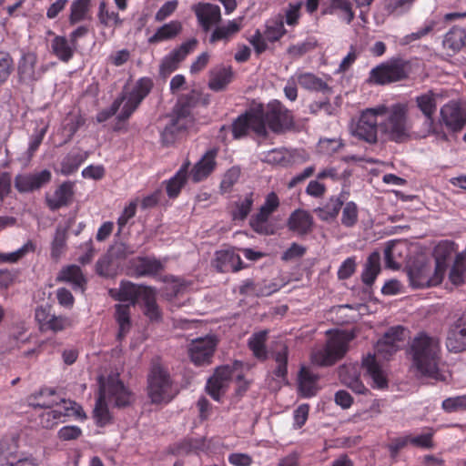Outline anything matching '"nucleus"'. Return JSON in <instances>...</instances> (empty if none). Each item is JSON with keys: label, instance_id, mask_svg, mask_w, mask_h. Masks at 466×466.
Instances as JSON below:
<instances>
[{"label": "nucleus", "instance_id": "nucleus-61", "mask_svg": "<svg viewBox=\"0 0 466 466\" xmlns=\"http://www.w3.org/2000/svg\"><path fill=\"white\" fill-rule=\"evenodd\" d=\"M240 170L238 167H231L223 176L220 183V188L223 192H228L231 189L233 185L238 180Z\"/></svg>", "mask_w": 466, "mask_h": 466}, {"label": "nucleus", "instance_id": "nucleus-12", "mask_svg": "<svg viewBox=\"0 0 466 466\" xmlns=\"http://www.w3.org/2000/svg\"><path fill=\"white\" fill-rule=\"evenodd\" d=\"M147 395L152 403L168 402L174 397L172 380L165 367L154 363L147 376Z\"/></svg>", "mask_w": 466, "mask_h": 466}, {"label": "nucleus", "instance_id": "nucleus-58", "mask_svg": "<svg viewBox=\"0 0 466 466\" xmlns=\"http://www.w3.org/2000/svg\"><path fill=\"white\" fill-rule=\"evenodd\" d=\"M275 361L277 362V368L275 370V375L278 378L285 379L287 375V363H288V348L284 345L275 354Z\"/></svg>", "mask_w": 466, "mask_h": 466}, {"label": "nucleus", "instance_id": "nucleus-50", "mask_svg": "<svg viewBox=\"0 0 466 466\" xmlns=\"http://www.w3.org/2000/svg\"><path fill=\"white\" fill-rule=\"evenodd\" d=\"M465 37L466 34L463 29L454 27L446 34L443 46L451 51H458L464 46Z\"/></svg>", "mask_w": 466, "mask_h": 466}, {"label": "nucleus", "instance_id": "nucleus-36", "mask_svg": "<svg viewBox=\"0 0 466 466\" xmlns=\"http://www.w3.org/2000/svg\"><path fill=\"white\" fill-rule=\"evenodd\" d=\"M324 14L336 15L340 21L350 24L355 17L351 0H330Z\"/></svg>", "mask_w": 466, "mask_h": 466}, {"label": "nucleus", "instance_id": "nucleus-48", "mask_svg": "<svg viewBox=\"0 0 466 466\" xmlns=\"http://www.w3.org/2000/svg\"><path fill=\"white\" fill-rule=\"evenodd\" d=\"M254 203L253 192L247 193L245 196L240 198L236 203L235 208L232 210V218L237 221H243L249 214L251 208Z\"/></svg>", "mask_w": 466, "mask_h": 466}, {"label": "nucleus", "instance_id": "nucleus-29", "mask_svg": "<svg viewBox=\"0 0 466 466\" xmlns=\"http://www.w3.org/2000/svg\"><path fill=\"white\" fill-rule=\"evenodd\" d=\"M214 267L220 272H236L243 268L240 256L237 254L234 249L217 251Z\"/></svg>", "mask_w": 466, "mask_h": 466}, {"label": "nucleus", "instance_id": "nucleus-14", "mask_svg": "<svg viewBox=\"0 0 466 466\" xmlns=\"http://www.w3.org/2000/svg\"><path fill=\"white\" fill-rule=\"evenodd\" d=\"M255 109L261 112L263 125L266 127L268 126L275 133L282 132L293 126L291 111L278 100L269 102L266 106L258 105Z\"/></svg>", "mask_w": 466, "mask_h": 466}, {"label": "nucleus", "instance_id": "nucleus-44", "mask_svg": "<svg viewBox=\"0 0 466 466\" xmlns=\"http://www.w3.org/2000/svg\"><path fill=\"white\" fill-rule=\"evenodd\" d=\"M342 205L340 198L331 197L322 208H316L315 212L320 220L330 221L337 218Z\"/></svg>", "mask_w": 466, "mask_h": 466}, {"label": "nucleus", "instance_id": "nucleus-4", "mask_svg": "<svg viewBox=\"0 0 466 466\" xmlns=\"http://www.w3.org/2000/svg\"><path fill=\"white\" fill-rule=\"evenodd\" d=\"M451 246L449 243H440L434 249L435 268L430 265L420 264L413 265L408 269V278L410 285L414 289H424L431 286L439 285L446 272V258L451 255Z\"/></svg>", "mask_w": 466, "mask_h": 466}, {"label": "nucleus", "instance_id": "nucleus-45", "mask_svg": "<svg viewBox=\"0 0 466 466\" xmlns=\"http://www.w3.org/2000/svg\"><path fill=\"white\" fill-rule=\"evenodd\" d=\"M189 163H185L179 170L167 181V193L169 198H176L178 196L182 187L184 186L188 171Z\"/></svg>", "mask_w": 466, "mask_h": 466}, {"label": "nucleus", "instance_id": "nucleus-55", "mask_svg": "<svg viewBox=\"0 0 466 466\" xmlns=\"http://www.w3.org/2000/svg\"><path fill=\"white\" fill-rule=\"evenodd\" d=\"M441 407L448 413L465 411L466 395L447 398L442 401Z\"/></svg>", "mask_w": 466, "mask_h": 466}, {"label": "nucleus", "instance_id": "nucleus-25", "mask_svg": "<svg viewBox=\"0 0 466 466\" xmlns=\"http://www.w3.org/2000/svg\"><path fill=\"white\" fill-rule=\"evenodd\" d=\"M198 21L205 32L217 25L221 20L218 5L210 3H198L192 6Z\"/></svg>", "mask_w": 466, "mask_h": 466}, {"label": "nucleus", "instance_id": "nucleus-15", "mask_svg": "<svg viewBox=\"0 0 466 466\" xmlns=\"http://www.w3.org/2000/svg\"><path fill=\"white\" fill-rule=\"evenodd\" d=\"M438 96L439 95L437 93L429 90L414 97L417 108L424 116L421 128L418 132H415L416 137L424 138L431 135L438 134L433 119L437 111Z\"/></svg>", "mask_w": 466, "mask_h": 466}, {"label": "nucleus", "instance_id": "nucleus-2", "mask_svg": "<svg viewBox=\"0 0 466 466\" xmlns=\"http://www.w3.org/2000/svg\"><path fill=\"white\" fill-rule=\"evenodd\" d=\"M404 329L401 326H395L390 329L377 342L375 354H369L362 360V367L372 380V387L384 389L388 385L384 370L379 365L376 355L382 359H388L400 350V343L404 339Z\"/></svg>", "mask_w": 466, "mask_h": 466}, {"label": "nucleus", "instance_id": "nucleus-27", "mask_svg": "<svg viewBox=\"0 0 466 466\" xmlns=\"http://www.w3.org/2000/svg\"><path fill=\"white\" fill-rule=\"evenodd\" d=\"M150 287L136 285L129 281H122L119 288L111 289L110 296L116 300L128 302L127 305L134 306L138 299H142L144 291Z\"/></svg>", "mask_w": 466, "mask_h": 466}, {"label": "nucleus", "instance_id": "nucleus-57", "mask_svg": "<svg viewBox=\"0 0 466 466\" xmlns=\"http://www.w3.org/2000/svg\"><path fill=\"white\" fill-rule=\"evenodd\" d=\"M436 24L437 23L435 20H432V19L426 20L424 22V24L421 25V27H420L417 31H415L410 35H407L403 38V43L410 44L413 41L419 40V39L426 36L434 29Z\"/></svg>", "mask_w": 466, "mask_h": 466}, {"label": "nucleus", "instance_id": "nucleus-32", "mask_svg": "<svg viewBox=\"0 0 466 466\" xmlns=\"http://www.w3.org/2000/svg\"><path fill=\"white\" fill-rule=\"evenodd\" d=\"M319 375L307 367H301L299 373V390L304 398H310L317 394L319 386Z\"/></svg>", "mask_w": 466, "mask_h": 466}, {"label": "nucleus", "instance_id": "nucleus-31", "mask_svg": "<svg viewBox=\"0 0 466 466\" xmlns=\"http://www.w3.org/2000/svg\"><path fill=\"white\" fill-rule=\"evenodd\" d=\"M312 216L303 209H297L292 212L288 220L289 229L299 236L309 233L312 229Z\"/></svg>", "mask_w": 466, "mask_h": 466}, {"label": "nucleus", "instance_id": "nucleus-24", "mask_svg": "<svg viewBox=\"0 0 466 466\" xmlns=\"http://www.w3.org/2000/svg\"><path fill=\"white\" fill-rule=\"evenodd\" d=\"M47 35L52 36L49 41L51 54L63 63L69 62L75 56L77 47L66 35H56L49 30Z\"/></svg>", "mask_w": 466, "mask_h": 466}, {"label": "nucleus", "instance_id": "nucleus-49", "mask_svg": "<svg viewBox=\"0 0 466 466\" xmlns=\"http://www.w3.org/2000/svg\"><path fill=\"white\" fill-rule=\"evenodd\" d=\"M268 330H260L254 333L248 339V347L252 350L254 356L258 359L264 360L267 357L265 343L267 340Z\"/></svg>", "mask_w": 466, "mask_h": 466}, {"label": "nucleus", "instance_id": "nucleus-19", "mask_svg": "<svg viewBox=\"0 0 466 466\" xmlns=\"http://www.w3.org/2000/svg\"><path fill=\"white\" fill-rule=\"evenodd\" d=\"M440 123L451 132H459L466 125V110L458 102L450 101L441 107Z\"/></svg>", "mask_w": 466, "mask_h": 466}, {"label": "nucleus", "instance_id": "nucleus-37", "mask_svg": "<svg viewBox=\"0 0 466 466\" xmlns=\"http://www.w3.org/2000/svg\"><path fill=\"white\" fill-rule=\"evenodd\" d=\"M157 289L150 287L144 291V296L141 299L144 314L150 321H160L162 319V311L157 303Z\"/></svg>", "mask_w": 466, "mask_h": 466}, {"label": "nucleus", "instance_id": "nucleus-26", "mask_svg": "<svg viewBox=\"0 0 466 466\" xmlns=\"http://www.w3.org/2000/svg\"><path fill=\"white\" fill-rule=\"evenodd\" d=\"M197 46V40L191 39L183 43L178 48L174 49L167 55L161 63L160 71L164 75H167L175 71L179 63L183 61L186 56L192 52Z\"/></svg>", "mask_w": 466, "mask_h": 466}, {"label": "nucleus", "instance_id": "nucleus-10", "mask_svg": "<svg viewBox=\"0 0 466 466\" xmlns=\"http://www.w3.org/2000/svg\"><path fill=\"white\" fill-rule=\"evenodd\" d=\"M353 339L354 335L348 331L336 330L329 333L326 344L312 351V363L320 367L335 364L345 356L349 350V344Z\"/></svg>", "mask_w": 466, "mask_h": 466}, {"label": "nucleus", "instance_id": "nucleus-3", "mask_svg": "<svg viewBox=\"0 0 466 466\" xmlns=\"http://www.w3.org/2000/svg\"><path fill=\"white\" fill-rule=\"evenodd\" d=\"M404 329L401 326H395L390 329L377 342L375 354H369L362 360V367L372 380V387L384 389L388 385L384 370L379 365L376 355L382 359H388L400 350V343L404 339Z\"/></svg>", "mask_w": 466, "mask_h": 466}, {"label": "nucleus", "instance_id": "nucleus-30", "mask_svg": "<svg viewBox=\"0 0 466 466\" xmlns=\"http://www.w3.org/2000/svg\"><path fill=\"white\" fill-rule=\"evenodd\" d=\"M339 378L342 384L351 389L358 394H363L367 390L359 377V369L355 364L342 365L339 368Z\"/></svg>", "mask_w": 466, "mask_h": 466}, {"label": "nucleus", "instance_id": "nucleus-42", "mask_svg": "<svg viewBox=\"0 0 466 466\" xmlns=\"http://www.w3.org/2000/svg\"><path fill=\"white\" fill-rule=\"evenodd\" d=\"M380 271V256L378 252H372L365 264L361 279L364 284L370 286L375 281Z\"/></svg>", "mask_w": 466, "mask_h": 466}, {"label": "nucleus", "instance_id": "nucleus-53", "mask_svg": "<svg viewBox=\"0 0 466 466\" xmlns=\"http://www.w3.org/2000/svg\"><path fill=\"white\" fill-rule=\"evenodd\" d=\"M465 273L466 261L462 258V256L458 254L454 264L451 268L449 279L453 285L460 286L464 282Z\"/></svg>", "mask_w": 466, "mask_h": 466}, {"label": "nucleus", "instance_id": "nucleus-59", "mask_svg": "<svg viewBox=\"0 0 466 466\" xmlns=\"http://www.w3.org/2000/svg\"><path fill=\"white\" fill-rule=\"evenodd\" d=\"M14 68V62L8 53L0 52V86L7 81Z\"/></svg>", "mask_w": 466, "mask_h": 466}, {"label": "nucleus", "instance_id": "nucleus-34", "mask_svg": "<svg viewBox=\"0 0 466 466\" xmlns=\"http://www.w3.org/2000/svg\"><path fill=\"white\" fill-rule=\"evenodd\" d=\"M57 281L66 282L72 285L75 290H85L86 279L82 273L81 268L76 265H68L64 267L56 277Z\"/></svg>", "mask_w": 466, "mask_h": 466}, {"label": "nucleus", "instance_id": "nucleus-1", "mask_svg": "<svg viewBox=\"0 0 466 466\" xmlns=\"http://www.w3.org/2000/svg\"><path fill=\"white\" fill-rule=\"evenodd\" d=\"M407 352L411 360L412 367L420 375L437 380H445L439 370L441 347L437 336L424 331L419 332L410 339Z\"/></svg>", "mask_w": 466, "mask_h": 466}, {"label": "nucleus", "instance_id": "nucleus-52", "mask_svg": "<svg viewBox=\"0 0 466 466\" xmlns=\"http://www.w3.org/2000/svg\"><path fill=\"white\" fill-rule=\"evenodd\" d=\"M35 245L33 241H26L20 248L10 253L0 252V263H15L28 253L34 252Z\"/></svg>", "mask_w": 466, "mask_h": 466}, {"label": "nucleus", "instance_id": "nucleus-60", "mask_svg": "<svg viewBox=\"0 0 466 466\" xmlns=\"http://www.w3.org/2000/svg\"><path fill=\"white\" fill-rule=\"evenodd\" d=\"M66 248V231L57 228L51 247L52 258L57 259L60 258Z\"/></svg>", "mask_w": 466, "mask_h": 466}, {"label": "nucleus", "instance_id": "nucleus-9", "mask_svg": "<svg viewBox=\"0 0 466 466\" xmlns=\"http://www.w3.org/2000/svg\"><path fill=\"white\" fill-rule=\"evenodd\" d=\"M380 132L388 139L396 143L408 141L415 133L411 132V125L409 122V108L404 103H397L386 106L380 122Z\"/></svg>", "mask_w": 466, "mask_h": 466}, {"label": "nucleus", "instance_id": "nucleus-6", "mask_svg": "<svg viewBox=\"0 0 466 466\" xmlns=\"http://www.w3.org/2000/svg\"><path fill=\"white\" fill-rule=\"evenodd\" d=\"M153 82L148 77H142L137 80L130 92H123L122 96L116 98L108 109L102 110L96 115V121L99 123L106 121L119 109V120L127 119L137 108L142 100L149 94Z\"/></svg>", "mask_w": 466, "mask_h": 466}, {"label": "nucleus", "instance_id": "nucleus-28", "mask_svg": "<svg viewBox=\"0 0 466 466\" xmlns=\"http://www.w3.org/2000/svg\"><path fill=\"white\" fill-rule=\"evenodd\" d=\"M218 150L209 149L203 157L195 164L190 171L191 179L198 183L206 179L216 168V157Z\"/></svg>", "mask_w": 466, "mask_h": 466}, {"label": "nucleus", "instance_id": "nucleus-62", "mask_svg": "<svg viewBox=\"0 0 466 466\" xmlns=\"http://www.w3.org/2000/svg\"><path fill=\"white\" fill-rule=\"evenodd\" d=\"M319 147L321 152L332 155L343 147V143L339 138H323L319 140Z\"/></svg>", "mask_w": 466, "mask_h": 466}, {"label": "nucleus", "instance_id": "nucleus-21", "mask_svg": "<svg viewBox=\"0 0 466 466\" xmlns=\"http://www.w3.org/2000/svg\"><path fill=\"white\" fill-rule=\"evenodd\" d=\"M51 177V172L47 169L35 173L19 174L15 177V187L21 193L32 192L47 184Z\"/></svg>", "mask_w": 466, "mask_h": 466}, {"label": "nucleus", "instance_id": "nucleus-7", "mask_svg": "<svg viewBox=\"0 0 466 466\" xmlns=\"http://www.w3.org/2000/svg\"><path fill=\"white\" fill-rule=\"evenodd\" d=\"M244 364L241 361H234L216 369L212 377L207 382V391L217 401L226 393L230 382L237 381L236 393L242 396L248 389L249 382L243 379Z\"/></svg>", "mask_w": 466, "mask_h": 466}, {"label": "nucleus", "instance_id": "nucleus-33", "mask_svg": "<svg viewBox=\"0 0 466 466\" xmlns=\"http://www.w3.org/2000/svg\"><path fill=\"white\" fill-rule=\"evenodd\" d=\"M74 185L70 181L61 184L55 192L46 196V203L50 209L56 210L62 207L67 206L74 195Z\"/></svg>", "mask_w": 466, "mask_h": 466}, {"label": "nucleus", "instance_id": "nucleus-38", "mask_svg": "<svg viewBox=\"0 0 466 466\" xmlns=\"http://www.w3.org/2000/svg\"><path fill=\"white\" fill-rule=\"evenodd\" d=\"M242 27V18H236L229 20L223 25L217 26L212 32L209 42L214 44L218 41H228L234 35H236Z\"/></svg>", "mask_w": 466, "mask_h": 466}, {"label": "nucleus", "instance_id": "nucleus-35", "mask_svg": "<svg viewBox=\"0 0 466 466\" xmlns=\"http://www.w3.org/2000/svg\"><path fill=\"white\" fill-rule=\"evenodd\" d=\"M297 76L298 84L304 89L311 92L329 93L331 88L326 80L319 77L313 73L300 72L295 73Z\"/></svg>", "mask_w": 466, "mask_h": 466}, {"label": "nucleus", "instance_id": "nucleus-11", "mask_svg": "<svg viewBox=\"0 0 466 466\" xmlns=\"http://www.w3.org/2000/svg\"><path fill=\"white\" fill-rule=\"evenodd\" d=\"M33 407L46 409L39 415V424L45 429H52L60 422L65 421L66 417H84L81 407L70 400H52L51 401L32 402Z\"/></svg>", "mask_w": 466, "mask_h": 466}, {"label": "nucleus", "instance_id": "nucleus-39", "mask_svg": "<svg viewBox=\"0 0 466 466\" xmlns=\"http://www.w3.org/2000/svg\"><path fill=\"white\" fill-rule=\"evenodd\" d=\"M182 29L178 21H171L157 28L156 33L148 38L149 44H157L177 36Z\"/></svg>", "mask_w": 466, "mask_h": 466}, {"label": "nucleus", "instance_id": "nucleus-63", "mask_svg": "<svg viewBox=\"0 0 466 466\" xmlns=\"http://www.w3.org/2000/svg\"><path fill=\"white\" fill-rule=\"evenodd\" d=\"M302 2L289 4L285 14V22L288 25L294 26L298 24L300 17V8Z\"/></svg>", "mask_w": 466, "mask_h": 466}, {"label": "nucleus", "instance_id": "nucleus-51", "mask_svg": "<svg viewBox=\"0 0 466 466\" xmlns=\"http://www.w3.org/2000/svg\"><path fill=\"white\" fill-rule=\"evenodd\" d=\"M97 18L99 23L106 27L117 26L122 24L119 15L107 8L105 2H101L98 7Z\"/></svg>", "mask_w": 466, "mask_h": 466}, {"label": "nucleus", "instance_id": "nucleus-56", "mask_svg": "<svg viewBox=\"0 0 466 466\" xmlns=\"http://www.w3.org/2000/svg\"><path fill=\"white\" fill-rule=\"evenodd\" d=\"M72 326L73 320L70 318L65 316H56L53 314L44 330L59 332Z\"/></svg>", "mask_w": 466, "mask_h": 466}, {"label": "nucleus", "instance_id": "nucleus-40", "mask_svg": "<svg viewBox=\"0 0 466 466\" xmlns=\"http://www.w3.org/2000/svg\"><path fill=\"white\" fill-rule=\"evenodd\" d=\"M91 0H73L70 5L68 21L76 25L90 17Z\"/></svg>", "mask_w": 466, "mask_h": 466}, {"label": "nucleus", "instance_id": "nucleus-13", "mask_svg": "<svg viewBox=\"0 0 466 466\" xmlns=\"http://www.w3.org/2000/svg\"><path fill=\"white\" fill-rule=\"evenodd\" d=\"M385 110L386 106H379L363 110L358 121L350 127L352 136L370 144L376 143L380 118Z\"/></svg>", "mask_w": 466, "mask_h": 466}, {"label": "nucleus", "instance_id": "nucleus-16", "mask_svg": "<svg viewBox=\"0 0 466 466\" xmlns=\"http://www.w3.org/2000/svg\"><path fill=\"white\" fill-rule=\"evenodd\" d=\"M405 67L406 65L402 59H390L372 68L369 81L377 85H385L401 80L407 76Z\"/></svg>", "mask_w": 466, "mask_h": 466}, {"label": "nucleus", "instance_id": "nucleus-41", "mask_svg": "<svg viewBox=\"0 0 466 466\" xmlns=\"http://www.w3.org/2000/svg\"><path fill=\"white\" fill-rule=\"evenodd\" d=\"M130 305L116 304L115 319L118 325L117 338L122 339L131 329Z\"/></svg>", "mask_w": 466, "mask_h": 466}, {"label": "nucleus", "instance_id": "nucleus-47", "mask_svg": "<svg viewBox=\"0 0 466 466\" xmlns=\"http://www.w3.org/2000/svg\"><path fill=\"white\" fill-rule=\"evenodd\" d=\"M270 216V214L259 208L258 212L251 217L249 225L258 234L271 235L274 233V229L268 222Z\"/></svg>", "mask_w": 466, "mask_h": 466}, {"label": "nucleus", "instance_id": "nucleus-23", "mask_svg": "<svg viewBox=\"0 0 466 466\" xmlns=\"http://www.w3.org/2000/svg\"><path fill=\"white\" fill-rule=\"evenodd\" d=\"M45 69L43 66L37 65V56L34 53L23 55L18 63V76L21 82L31 84L39 80Z\"/></svg>", "mask_w": 466, "mask_h": 466}, {"label": "nucleus", "instance_id": "nucleus-20", "mask_svg": "<svg viewBox=\"0 0 466 466\" xmlns=\"http://www.w3.org/2000/svg\"><path fill=\"white\" fill-rule=\"evenodd\" d=\"M216 346L217 340L211 336L192 340L188 350L191 360L196 365L210 363Z\"/></svg>", "mask_w": 466, "mask_h": 466}, {"label": "nucleus", "instance_id": "nucleus-64", "mask_svg": "<svg viewBox=\"0 0 466 466\" xmlns=\"http://www.w3.org/2000/svg\"><path fill=\"white\" fill-rule=\"evenodd\" d=\"M356 269V260L354 257L345 259L339 268L338 278L339 279H349Z\"/></svg>", "mask_w": 466, "mask_h": 466}, {"label": "nucleus", "instance_id": "nucleus-43", "mask_svg": "<svg viewBox=\"0 0 466 466\" xmlns=\"http://www.w3.org/2000/svg\"><path fill=\"white\" fill-rule=\"evenodd\" d=\"M233 72L231 67H220L212 73L208 86L214 91H221L231 82Z\"/></svg>", "mask_w": 466, "mask_h": 466}, {"label": "nucleus", "instance_id": "nucleus-22", "mask_svg": "<svg viewBox=\"0 0 466 466\" xmlns=\"http://www.w3.org/2000/svg\"><path fill=\"white\" fill-rule=\"evenodd\" d=\"M446 346L450 351L466 350V311L463 312L449 328Z\"/></svg>", "mask_w": 466, "mask_h": 466}, {"label": "nucleus", "instance_id": "nucleus-18", "mask_svg": "<svg viewBox=\"0 0 466 466\" xmlns=\"http://www.w3.org/2000/svg\"><path fill=\"white\" fill-rule=\"evenodd\" d=\"M286 30L282 21L272 20L266 24L264 33L257 30L255 34L249 38V43L253 46L258 54H261L268 48V42L273 43L280 39Z\"/></svg>", "mask_w": 466, "mask_h": 466}, {"label": "nucleus", "instance_id": "nucleus-17", "mask_svg": "<svg viewBox=\"0 0 466 466\" xmlns=\"http://www.w3.org/2000/svg\"><path fill=\"white\" fill-rule=\"evenodd\" d=\"M262 115L255 106L250 108L246 114L238 117L232 127V132L235 138L245 136L249 130L253 131L259 137H266L268 130L262 123Z\"/></svg>", "mask_w": 466, "mask_h": 466}, {"label": "nucleus", "instance_id": "nucleus-46", "mask_svg": "<svg viewBox=\"0 0 466 466\" xmlns=\"http://www.w3.org/2000/svg\"><path fill=\"white\" fill-rule=\"evenodd\" d=\"M135 268L140 277L154 276L163 269V264L156 258H139Z\"/></svg>", "mask_w": 466, "mask_h": 466}, {"label": "nucleus", "instance_id": "nucleus-8", "mask_svg": "<svg viewBox=\"0 0 466 466\" xmlns=\"http://www.w3.org/2000/svg\"><path fill=\"white\" fill-rule=\"evenodd\" d=\"M198 100L199 94L197 91H191L178 99L174 107L170 122L166 126L161 134L165 144L173 143L180 132L194 128L195 117L192 109L196 106Z\"/></svg>", "mask_w": 466, "mask_h": 466}, {"label": "nucleus", "instance_id": "nucleus-5", "mask_svg": "<svg viewBox=\"0 0 466 466\" xmlns=\"http://www.w3.org/2000/svg\"><path fill=\"white\" fill-rule=\"evenodd\" d=\"M106 401L117 407H125L131 403L132 395L116 376L109 377L106 381H101L99 397L94 409V418L99 426H105L110 421V414Z\"/></svg>", "mask_w": 466, "mask_h": 466}, {"label": "nucleus", "instance_id": "nucleus-54", "mask_svg": "<svg viewBox=\"0 0 466 466\" xmlns=\"http://www.w3.org/2000/svg\"><path fill=\"white\" fill-rule=\"evenodd\" d=\"M359 219V210L357 205L352 202H347L342 208L341 224L346 228H353Z\"/></svg>", "mask_w": 466, "mask_h": 466}]
</instances>
